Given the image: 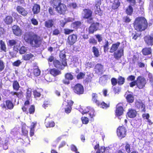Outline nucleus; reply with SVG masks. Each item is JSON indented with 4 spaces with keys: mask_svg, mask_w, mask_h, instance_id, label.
Listing matches in <instances>:
<instances>
[{
    "mask_svg": "<svg viewBox=\"0 0 153 153\" xmlns=\"http://www.w3.org/2000/svg\"><path fill=\"white\" fill-rule=\"evenodd\" d=\"M54 24L53 19H49L45 22V26L47 28H51L53 27Z\"/></svg>",
    "mask_w": 153,
    "mask_h": 153,
    "instance_id": "a878e982",
    "label": "nucleus"
},
{
    "mask_svg": "<svg viewBox=\"0 0 153 153\" xmlns=\"http://www.w3.org/2000/svg\"><path fill=\"white\" fill-rule=\"evenodd\" d=\"M40 71L38 68L34 69L33 71V74L35 76H38L40 74Z\"/></svg>",
    "mask_w": 153,
    "mask_h": 153,
    "instance_id": "a18cd8bd",
    "label": "nucleus"
},
{
    "mask_svg": "<svg viewBox=\"0 0 153 153\" xmlns=\"http://www.w3.org/2000/svg\"><path fill=\"white\" fill-rule=\"evenodd\" d=\"M88 42L90 44L94 45H96L97 44V41L94 38H90Z\"/></svg>",
    "mask_w": 153,
    "mask_h": 153,
    "instance_id": "603ef678",
    "label": "nucleus"
},
{
    "mask_svg": "<svg viewBox=\"0 0 153 153\" xmlns=\"http://www.w3.org/2000/svg\"><path fill=\"white\" fill-rule=\"evenodd\" d=\"M81 119L83 124H88L89 122L88 119L87 117H82L81 118Z\"/></svg>",
    "mask_w": 153,
    "mask_h": 153,
    "instance_id": "5fc2aeb1",
    "label": "nucleus"
},
{
    "mask_svg": "<svg viewBox=\"0 0 153 153\" xmlns=\"http://www.w3.org/2000/svg\"><path fill=\"white\" fill-rule=\"evenodd\" d=\"M68 7L70 8L75 9L77 7V5L76 3H71L68 4Z\"/></svg>",
    "mask_w": 153,
    "mask_h": 153,
    "instance_id": "de8ad7c7",
    "label": "nucleus"
},
{
    "mask_svg": "<svg viewBox=\"0 0 153 153\" xmlns=\"http://www.w3.org/2000/svg\"><path fill=\"white\" fill-rule=\"evenodd\" d=\"M50 73L54 76H56L61 74L60 71L55 68L51 69L49 71Z\"/></svg>",
    "mask_w": 153,
    "mask_h": 153,
    "instance_id": "b1692460",
    "label": "nucleus"
},
{
    "mask_svg": "<svg viewBox=\"0 0 153 153\" xmlns=\"http://www.w3.org/2000/svg\"><path fill=\"white\" fill-rule=\"evenodd\" d=\"M126 99L127 101L129 103H132L134 102V97L131 94H128L126 97Z\"/></svg>",
    "mask_w": 153,
    "mask_h": 153,
    "instance_id": "4c0bfd02",
    "label": "nucleus"
},
{
    "mask_svg": "<svg viewBox=\"0 0 153 153\" xmlns=\"http://www.w3.org/2000/svg\"><path fill=\"white\" fill-rule=\"evenodd\" d=\"M40 10V7L39 5L37 4H34L33 7L32 11L34 14L39 13Z\"/></svg>",
    "mask_w": 153,
    "mask_h": 153,
    "instance_id": "cd10ccee",
    "label": "nucleus"
},
{
    "mask_svg": "<svg viewBox=\"0 0 153 153\" xmlns=\"http://www.w3.org/2000/svg\"><path fill=\"white\" fill-rule=\"evenodd\" d=\"M88 114L89 115L90 117L92 118L94 117L95 116V114L94 109L91 108L90 109L89 112H88Z\"/></svg>",
    "mask_w": 153,
    "mask_h": 153,
    "instance_id": "49530a36",
    "label": "nucleus"
},
{
    "mask_svg": "<svg viewBox=\"0 0 153 153\" xmlns=\"http://www.w3.org/2000/svg\"><path fill=\"white\" fill-rule=\"evenodd\" d=\"M120 5V2L119 0H114L111 6L112 9L115 10L117 9Z\"/></svg>",
    "mask_w": 153,
    "mask_h": 153,
    "instance_id": "7c9ffc66",
    "label": "nucleus"
},
{
    "mask_svg": "<svg viewBox=\"0 0 153 153\" xmlns=\"http://www.w3.org/2000/svg\"><path fill=\"white\" fill-rule=\"evenodd\" d=\"M144 56H147L152 54V49L151 47H145L141 51Z\"/></svg>",
    "mask_w": 153,
    "mask_h": 153,
    "instance_id": "4be33fe9",
    "label": "nucleus"
},
{
    "mask_svg": "<svg viewBox=\"0 0 153 153\" xmlns=\"http://www.w3.org/2000/svg\"><path fill=\"white\" fill-rule=\"evenodd\" d=\"M74 27L76 29L81 28L82 25L81 22L80 21H75L73 23Z\"/></svg>",
    "mask_w": 153,
    "mask_h": 153,
    "instance_id": "a19ab883",
    "label": "nucleus"
},
{
    "mask_svg": "<svg viewBox=\"0 0 153 153\" xmlns=\"http://www.w3.org/2000/svg\"><path fill=\"white\" fill-rule=\"evenodd\" d=\"M49 117H47L45 121V125L47 128L53 127L55 126V123L54 122L50 120Z\"/></svg>",
    "mask_w": 153,
    "mask_h": 153,
    "instance_id": "6ab92c4d",
    "label": "nucleus"
},
{
    "mask_svg": "<svg viewBox=\"0 0 153 153\" xmlns=\"http://www.w3.org/2000/svg\"><path fill=\"white\" fill-rule=\"evenodd\" d=\"M143 39L146 45L148 46L153 45V34L147 35L144 36Z\"/></svg>",
    "mask_w": 153,
    "mask_h": 153,
    "instance_id": "f8f14e48",
    "label": "nucleus"
},
{
    "mask_svg": "<svg viewBox=\"0 0 153 153\" xmlns=\"http://www.w3.org/2000/svg\"><path fill=\"white\" fill-rule=\"evenodd\" d=\"M34 56L33 54L29 53L23 55L22 58L24 60L28 61L31 59Z\"/></svg>",
    "mask_w": 153,
    "mask_h": 153,
    "instance_id": "c9c22d12",
    "label": "nucleus"
},
{
    "mask_svg": "<svg viewBox=\"0 0 153 153\" xmlns=\"http://www.w3.org/2000/svg\"><path fill=\"white\" fill-rule=\"evenodd\" d=\"M99 25V23L98 22L92 23L88 28V33L93 34L95 31L98 30Z\"/></svg>",
    "mask_w": 153,
    "mask_h": 153,
    "instance_id": "2eb2a0df",
    "label": "nucleus"
},
{
    "mask_svg": "<svg viewBox=\"0 0 153 153\" xmlns=\"http://www.w3.org/2000/svg\"><path fill=\"white\" fill-rule=\"evenodd\" d=\"M123 51L122 49L118 50L114 53V57L117 59H119L123 55Z\"/></svg>",
    "mask_w": 153,
    "mask_h": 153,
    "instance_id": "393cba45",
    "label": "nucleus"
},
{
    "mask_svg": "<svg viewBox=\"0 0 153 153\" xmlns=\"http://www.w3.org/2000/svg\"><path fill=\"white\" fill-rule=\"evenodd\" d=\"M5 65L4 62L0 59V72L2 71L4 69Z\"/></svg>",
    "mask_w": 153,
    "mask_h": 153,
    "instance_id": "69168bd1",
    "label": "nucleus"
},
{
    "mask_svg": "<svg viewBox=\"0 0 153 153\" xmlns=\"http://www.w3.org/2000/svg\"><path fill=\"white\" fill-rule=\"evenodd\" d=\"M133 24L134 29L140 32L144 31L148 26V23L146 19L142 16L136 18Z\"/></svg>",
    "mask_w": 153,
    "mask_h": 153,
    "instance_id": "7ed1b4c3",
    "label": "nucleus"
},
{
    "mask_svg": "<svg viewBox=\"0 0 153 153\" xmlns=\"http://www.w3.org/2000/svg\"><path fill=\"white\" fill-rule=\"evenodd\" d=\"M33 95L34 98H36L40 97L41 94L40 92L36 90H34L33 91Z\"/></svg>",
    "mask_w": 153,
    "mask_h": 153,
    "instance_id": "09e8293b",
    "label": "nucleus"
},
{
    "mask_svg": "<svg viewBox=\"0 0 153 153\" xmlns=\"http://www.w3.org/2000/svg\"><path fill=\"white\" fill-rule=\"evenodd\" d=\"M74 31V30L70 29H64V33L66 35L69 34Z\"/></svg>",
    "mask_w": 153,
    "mask_h": 153,
    "instance_id": "13d9d810",
    "label": "nucleus"
},
{
    "mask_svg": "<svg viewBox=\"0 0 153 153\" xmlns=\"http://www.w3.org/2000/svg\"><path fill=\"white\" fill-rule=\"evenodd\" d=\"M3 21L6 25H9L13 22V18L10 16H7L3 19Z\"/></svg>",
    "mask_w": 153,
    "mask_h": 153,
    "instance_id": "bb28decb",
    "label": "nucleus"
},
{
    "mask_svg": "<svg viewBox=\"0 0 153 153\" xmlns=\"http://www.w3.org/2000/svg\"><path fill=\"white\" fill-rule=\"evenodd\" d=\"M12 31L14 34L17 36H19L22 34V30L17 25H14L12 27Z\"/></svg>",
    "mask_w": 153,
    "mask_h": 153,
    "instance_id": "dca6fc26",
    "label": "nucleus"
},
{
    "mask_svg": "<svg viewBox=\"0 0 153 153\" xmlns=\"http://www.w3.org/2000/svg\"><path fill=\"white\" fill-rule=\"evenodd\" d=\"M105 148L104 147H101L98 149L96 153H104L105 152Z\"/></svg>",
    "mask_w": 153,
    "mask_h": 153,
    "instance_id": "052dcab7",
    "label": "nucleus"
},
{
    "mask_svg": "<svg viewBox=\"0 0 153 153\" xmlns=\"http://www.w3.org/2000/svg\"><path fill=\"white\" fill-rule=\"evenodd\" d=\"M92 52L93 53L95 57H98L100 55L99 50L98 48L95 46H94L92 48Z\"/></svg>",
    "mask_w": 153,
    "mask_h": 153,
    "instance_id": "473e14b6",
    "label": "nucleus"
},
{
    "mask_svg": "<svg viewBox=\"0 0 153 153\" xmlns=\"http://www.w3.org/2000/svg\"><path fill=\"white\" fill-rule=\"evenodd\" d=\"M9 45L10 46H14L17 43L16 41L14 39L10 40L8 41Z\"/></svg>",
    "mask_w": 153,
    "mask_h": 153,
    "instance_id": "0e129e2a",
    "label": "nucleus"
},
{
    "mask_svg": "<svg viewBox=\"0 0 153 153\" xmlns=\"http://www.w3.org/2000/svg\"><path fill=\"white\" fill-rule=\"evenodd\" d=\"M124 109L122 104H118L116 107L115 110V115L116 117H120L122 115L123 113Z\"/></svg>",
    "mask_w": 153,
    "mask_h": 153,
    "instance_id": "4468645a",
    "label": "nucleus"
},
{
    "mask_svg": "<svg viewBox=\"0 0 153 153\" xmlns=\"http://www.w3.org/2000/svg\"><path fill=\"white\" fill-rule=\"evenodd\" d=\"M92 107L89 106H88L86 107L84 109L82 110V114H85L88 113L91 108Z\"/></svg>",
    "mask_w": 153,
    "mask_h": 153,
    "instance_id": "3c124183",
    "label": "nucleus"
},
{
    "mask_svg": "<svg viewBox=\"0 0 153 153\" xmlns=\"http://www.w3.org/2000/svg\"><path fill=\"white\" fill-rule=\"evenodd\" d=\"M126 128L123 126H119L117 129V136L120 139L125 137L126 135Z\"/></svg>",
    "mask_w": 153,
    "mask_h": 153,
    "instance_id": "9d476101",
    "label": "nucleus"
},
{
    "mask_svg": "<svg viewBox=\"0 0 153 153\" xmlns=\"http://www.w3.org/2000/svg\"><path fill=\"white\" fill-rule=\"evenodd\" d=\"M83 18L85 19H87L88 23L90 24L92 23L93 21V18L92 17L93 12L89 9H85L83 10Z\"/></svg>",
    "mask_w": 153,
    "mask_h": 153,
    "instance_id": "423d86ee",
    "label": "nucleus"
},
{
    "mask_svg": "<svg viewBox=\"0 0 153 153\" xmlns=\"http://www.w3.org/2000/svg\"><path fill=\"white\" fill-rule=\"evenodd\" d=\"M57 13L60 15H64L68 11V8L65 4L62 3L55 7Z\"/></svg>",
    "mask_w": 153,
    "mask_h": 153,
    "instance_id": "0eeeda50",
    "label": "nucleus"
},
{
    "mask_svg": "<svg viewBox=\"0 0 153 153\" xmlns=\"http://www.w3.org/2000/svg\"><path fill=\"white\" fill-rule=\"evenodd\" d=\"M120 90V88L119 87H114L113 88V91L115 94H118Z\"/></svg>",
    "mask_w": 153,
    "mask_h": 153,
    "instance_id": "bf43d9fd",
    "label": "nucleus"
},
{
    "mask_svg": "<svg viewBox=\"0 0 153 153\" xmlns=\"http://www.w3.org/2000/svg\"><path fill=\"white\" fill-rule=\"evenodd\" d=\"M126 12L127 14L131 16L133 12V9L131 5H129L126 10Z\"/></svg>",
    "mask_w": 153,
    "mask_h": 153,
    "instance_id": "f704fd0d",
    "label": "nucleus"
},
{
    "mask_svg": "<svg viewBox=\"0 0 153 153\" xmlns=\"http://www.w3.org/2000/svg\"><path fill=\"white\" fill-rule=\"evenodd\" d=\"M16 10L19 14L24 16H26L27 14V12L25 9L20 6H18L16 7Z\"/></svg>",
    "mask_w": 153,
    "mask_h": 153,
    "instance_id": "aec40b11",
    "label": "nucleus"
},
{
    "mask_svg": "<svg viewBox=\"0 0 153 153\" xmlns=\"http://www.w3.org/2000/svg\"><path fill=\"white\" fill-rule=\"evenodd\" d=\"M48 10L49 13L51 15L53 16L55 15V12L53 8L51 7H50L48 8Z\"/></svg>",
    "mask_w": 153,
    "mask_h": 153,
    "instance_id": "680f3d73",
    "label": "nucleus"
},
{
    "mask_svg": "<svg viewBox=\"0 0 153 153\" xmlns=\"http://www.w3.org/2000/svg\"><path fill=\"white\" fill-rule=\"evenodd\" d=\"M117 84L119 85H122L124 84L125 82V79L121 76H119L117 80Z\"/></svg>",
    "mask_w": 153,
    "mask_h": 153,
    "instance_id": "ea45409f",
    "label": "nucleus"
},
{
    "mask_svg": "<svg viewBox=\"0 0 153 153\" xmlns=\"http://www.w3.org/2000/svg\"><path fill=\"white\" fill-rule=\"evenodd\" d=\"M98 106H100V107L104 109H107L110 106V102H108L107 103L104 102L102 101L101 103L99 102V105H97Z\"/></svg>",
    "mask_w": 153,
    "mask_h": 153,
    "instance_id": "c756f323",
    "label": "nucleus"
},
{
    "mask_svg": "<svg viewBox=\"0 0 153 153\" xmlns=\"http://www.w3.org/2000/svg\"><path fill=\"white\" fill-rule=\"evenodd\" d=\"M26 51L27 49L26 48L23 46H22L19 50V53L21 54H24L26 52Z\"/></svg>",
    "mask_w": 153,
    "mask_h": 153,
    "instance_id": "6e6d98bb",
    "label": "nucleus"
},
{
    "mask_svg": "<svg viewBox=\"0 0 153 153\" xmlns=\"http://www.w3.org/2000/svg\"><path fill=\"white\" fill-rule=\"evenodd\" d=\"M77 36L76 34H72L68 36L66 44L70 46L73 45L77 41Z\"/></svg>",
    "mask_w": 153,
    "mask_h": 153,
    "instance_id": "9b49d317",
    "label": "nucleus"
},
{
    "mask_svg": "<svg viewBox=\"0 0 153 153\" xmlns=\"http://www.w3.org/2000/svg\"><path fill=\"white\" fill-rule=\"evenodd\" d=\"M135 107L139 109H140V111L141 112H145V106L141 101H137L135 102Z\"/></svg>",
    "mask_w": 153,
    "mask_h": 153,
    "instance_id": "f3484780",
    "label": "nucleus"
},
{
    "mask_svg": "<svg viewBox=\"0 0 153 153\" xmlns=\"http://www.w3.org/2000/svg\"><path fill=\"white\" fill-rule=\"evenodd\" d=\"M65 79L68 80H71L74 79L73 76L71 73H68L65 74Z\"/></svg>",
    "mask_w": 153,
    "mask_h": 153,
    "instance_id": "37998d69",
    "label": "nucleus"
},
{
    "mask_svg": "<svg viewBox=\"0 0 153 153\" xmlns=\"http://www.w3.org/2000/svg\"><path fill=\"white\" fill-rule=\"evenodd\" d=\"M22 131L23 135L25 136H27L28 135V131L26 129L25 127H22Z\"/></svg>",
    "mask_w": 153,
    "mask_h": 153,
    "instance_id": "e2e57ef3",
    "label": "nucleus"
},
{
    "mask_svg": "<svg viewBox=\"0 0 153 153\" xmlns=\"http://www.w3.org/2000/svg\"><path fill=\"white\" fill-rule=\"evenodd\" d=\"M10 94L12 96L16 95L17 97L19 98H21L23 97V92L21 90L19 92L11 91Z\"/></svg>",
    "mask_w": 153,
    "mask_h": 153,
    "instance_id": "2f4dec72",
    "label": "nucleus"
},
{
    "mask_svg": "<svg viewBox=\"0 0 153 153\" xmlns=\"http://www.w3.org/2000/svg\"><path fill=\"white\" fill-rule=\"evenodd\" d=\"M24 39L32 47L35 48L40 47L42 41V39L40 36L31 32H28L25 34Z\"/></svg>",
    "mask_w": 153,
    "mask_h": 153,
    "instance_id": "f257e3e1",
    "label": "nucleus"
},
{
    "mask_svg": "<svg viewBox=\"0 0 153 153\" xmlns=\"http://www.w3.org/2000/svg\"><path fill=\"white\" fill-rule=\"evenodd\" d=\"M5 104L3 103L1 105V107L2 109L12 110L14 107L12 101L10 100H7L5 101Z\"/></svg>",
    "mask_w": 153,
    "mask_h": 153,
    "instance_id": "ddd939ff",
    "label": "nucleus"
},
{
    "mask_svg": "<svg viewBox=\"0 0 153 153\" xmlns=\"http://www.w3.org/2000/svg\"><path fill=\"white\" fill-rule=\"evenodd\" d=\"M120 43L119 42L112 44L110 47L109 52L111 53H113L116 51L118 49Z\"/></svg>",
    "mask_w": 153,
    "mask_h": 153,
    "instance_id": "5701e85b",
    "label": "nucleus"
},
{
    "mask_svg": "<svg viewBox=\"0 0 153 153\" xmlns=\"http://www.w3.org/2000/svg\"><path fill=\"white\" fill-rule=\"evenodd\" d=\"M146 79L141 76H138L137 79V86L139 89L143 88L146 84Z\"/></svg>",
    "mask_w": 153,
    "mask_h": 153,
    "instance_id": "6e6552de",
    "label": "nucleus"
},
{
    "mask_svg": "<svg viewBox=\"0 0 153 153\" xmlns=\"http://www.w3.org/2000/svg\"><path fill=\"white\" fill-rule=\"evenodd\" d=\"M111 80V84L113 86H115L117 83V80L115 78H112Z\"/></svg>",
    "mask_w": 153,
    "mask_h": 153,
    "instance_id": "4d7b16f0",
    "label": "nucleus"
},
{
    "mask_svg": "<svg viewBox=\"0 0 153 153\" xmlns=\"http://www.w3.org/2000/svg\"><path fill=\"white\" fill-rule=\"evenodd\" d=\"M91 100L97 105H99V100H98V96L96 93H92L91 94Z\"/></svg>",
    "mask_w": 153,
    "mask_h": 153,
    "instance_id": "c85d7f7f",
    "label": "nucleus"
},
{
    "mask_svg": "<svg viewBox=\"0 0 153 153\" xmlns=\"http://www.w3.org/2000/svg\"><path fill=\"white\" fill-rule=\"evenodd\" d=\"M105 44L103 45V47L104 52L106 53L108 51L109 49V43L108 41L106 39H105Z\"/></svg>",
    "mask_w": 153,
    "mask_h": 153,
    "instance_id": "58836bf2",
    "label": "nucleus"
},
{
    "mask_svg": "<svg viewBox=\"0 0 153 153\" xmlns=\"http://www.w3.org/2000/svg\"><path fill=\"white\" fill-rule=\"evenodd\" d=\"M60 33L59 30L58 28H56L53 30L52 34L53 35H57L60 34Z\"/></svg>",
    "mask_w": 153,
    "mask_h": 153,
    "instance_id": "338daca9",
    "label": "nucleus"
},
{
    "mask_svg": "<svg viewBox=\"0 0 153 153\" xmlns=\"http://www.w3.org/2000/svg\"><path fill=\"white\" fill-rule=\"evenodd\" d=\"M13 89L16 91L19 90L20 86L19 83L16 80L13 81Z\"/></svg>",
    "mask_w": 153,
    "mask_h": 153,
    "instance_id": "e433bc0d",
    "label": "nucleus"
},
{
    "mask_svg": "<svg viewBox=\"0 0 153 153\" xmlns=\"http://www.w3.org/2000/svg\"><path fill=\"white\" fill-rule=\"evenodd\" d=\"M0 49L1 51L4 52L7 51V47L5 42L2 40H0Z\"/></svg>",
    "mask_w": 153,
    "mask_h": 153,
    "instance_id": "72a5a7b5",
    "label": "nucleus"
},
{
    "mask_svg": "<svg viewBox=\"0 0 153 153\" xmlns=\"http://www.w3.org/2000/svg\"><path fill=\"white\" fill-rule=\"evenodd\" d=\"M32 95V90L30 88L27 89L26 98L27 99L24 102V105L22 107L23 111L27 115L33 114L35 113V108L34 105H30L28 109V106L30 104V100Z\"/></svg>",
    "mask_w": 153,
    "mask_h": 153,
    "instance_id": "f03ea898",
    "label": "nucleus"
},
{
    "mask_svg": "<svg viewBox=\"0 0 153 153\" xmlns=\"http://www.w3.org/2000/svg\"><path fill=\"white\" fill-rule=\"evenodd\" d=\"M74 102L71 100L64 101L62 105V108L64 110L65 112L68 114L71 113L72 110V106Z\"/></svg>",
    "mask_w": 153,
    "mask_h": 153,
    "instance_id": "39448f33",
    "label": "nucleus"
},
{
    "mask_svg": "<svg viewBox=\"0 0 153 153\" xmlns=\"http://www.w3.org/2000/svg\"><path fill=\"white\" fill-rule=\"evenodd\" d=\"M85 76V73L80 72L76 76V78L77 79H81L83 78Z\"/></svg>",
    "mask_w": 153,
    "mask_h": 153,
    "instance_id": "8fccbe9b",
    "label": "nucleus"
},
{
    "mask_svg": "<svg viewBox=\"0 0 153 153\" xmlns=\"http://www.w3.org/2000/svg\"><path fill=\"white\" fill-rule=\"evenodd\" d=\"M96 73L98 74H102L103 72V66L100 64L98 63L94 68Z\"/></svg>",
    "mask_w": 153,
    "mask_h": 153,
    "instance_id": "a211bd4d",
    "label": "nucleus"
},
{
    "mask_svg": "<svg viewBox=\"0 0 153 153\" xmlns=\"http://www.w3.org/2000/svg\"><path fill=\"white\" fill-rule=\"evenodd\" d=\"M137 112L135 109H130L127 113V114L128 117L130 118H134L137 115Z\"/></svg>",
    "mask_w": 153,
    "mask_h": 153,
    "instance_id": "412c9836",
    "label": "nucleus"
},
{
    "mask_svg": "<svg viewBox=\"0 0 153 153\" xmlns=\"http://www.w3.org/2000/svg\"><path fill=\"white\" fill-rule=\"evenodd\" d=\"M62 0H53L51 2V4L53 7H56L57 5L62 4Z\"/></svg>",
    "mask_w": 153,
    "mask_h": 153,
    "instance_id": "79ce46f5",
    "label": "nucleus"
},
{
    "mask_svg": "<svg viewBox=\"0 0 153 153\" xmlns=\"http://www.w3.org/2000/svg\"><path fill=\"white\" fill-rule=\"evenodd\" d=\"M59 56L60 61L57 60H54L53 62V64L56 68L62 70L67 65V59L66 58V55L65 53L60 52Z\"/></svg>",
    "mask_w": 153,
    "mask_h": 153,
    "instance_id": "20e7f679",
    "label": "nucleus"
},
{
    "mask_svg": "<svg viewBox=\"0 0 153 153\" xmlns=\"http://www.w3.org/2000/svg\"><path fill=\"white\" fill-rule=\"evenodd\" d=\"M95 13L96 14L99 15H101L102 14L101 10L100 7L96 8V9L95 10Z\"/></svg>",
    "mask_w": 153,
    "mask_h": 153,
    "instance_id": "774afa93",
    "label": "nucleus"
},
{
    "mask_svg": "<svg viewBox=\"0 0 153 153\" xmlns=\"http://www.w3.org/2000/svg\"><path fill=\"white\" fill-rule=\"evenodd\" d=\"M74 92L78 95L82 94L84 92L83 86L80 83H77L72 87Z\"/></svg>",
    "mask_w": 153,
    "mask_h": 153,
    "instance_id": "1a4fd4ad",
    "label": "nucleus"
},
{
    "mask_svg": "<svg viewBox=\"0 0 153 153\" xmlns=\"http://www.w3.org/2000/svg\"><path fill=\"white\" fill-rule=\"evenodd\" d=\"M123 22L128 23L130 22L131 20V19H130L129 17L128 16H124L123 18Z\"/></svg>",
    "mask_w": 153,
    "mask_h": 153,
    "instance_id": "864d4df0",
    "label": "nucleus"
},
{
    "mask_svg": "<svg viewBox=\"0 0 153 153\" xmlns=\"http://www.w3.org/2000/svg\"><path fill=\"white\" fill-rule=\"evenodd\" d=\"M125 148L126 151L127 153H130L131 152L130 144L127 142L126 143Z\"/></svg>",
    "mask_w": 153,
    "mask_h": 153,
    "instance_id": "c03bdc74",
    "label": "nucleus"
}]
</instances>
